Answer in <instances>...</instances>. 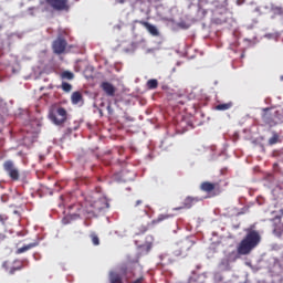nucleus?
<instances>
[{
	"label": "nucleus",
	"mask_w": 283,
	"mask_h": 283,
	"mask_svg": "<svg viewBox=\"0 0 283 283\" xmlns=\"http://www.w3.org/2000/svg\"><path fill=\"white\" fill-rule=\"evenodd\" d=\"M262 242V237L256 230H248L244 238L240 241L237 247V253L239 255H249L253 249H256Z\"/></svg>",
	"instance_id": "obj_1"
},
{
	"label": "nucleus",
	"mask_w": 283,
	"mask_h": 283,
	"mask_svg": "<svg viewBox=\"0 0 283 283\" xmlns=\"http://www.w3.org/2000/svg\"><path fill=\"white\" fill-rule=\"evenodd\" d=\"M49 118L54 125H63L67 120V111L60 106L50 112Z\"/></svg>",
	"instance_id": "obj_2"
},
{
	"label": "nucleus",
	"mask_w": 283,
	"mask_h": 283,
	"mask_svg": "<svg viewBox=\"0 0 283 283\" xmlns=\"http://www.w3.org/2000/svg\"><path fill=\"white\" fill-rule=\"evenodd\" d=\"M3 169L13 182L19 181V179L21 178V172L19 171V168L14 166V161L6 160L3 163Z\"/></svg>",
	"instance_id": "obj_3"
},
{
	"label": "nucleus",
	"mask_w": 283,
	"mask_h": 283,
	"mask_svg": "<svg viewBox=\"0 0 283 283\" xmlns=\"http://www.w3.org/2000/svg\"><path fill=\"white\" fill-rule=\"evenodd\" d=\"M191 247H193V243L191 241H181L180 243L175 245L172 254L175 255V258H185L187 256V252L191 250Z\"/></svg>",
	"instance_id": "obj_4"
},
{
	"label": "nucleus",
	"mask_w": 283,
	"mask_h": 283,
	"mask_svg": "<svg viewBox=\"0 0 283 283\" xmlns=\"http://www.w3.org/2000/svg\"><path fill=\"white\" fill-rule=\"evenodd\" d=\"M50 8L57 12H67L70 10V0H44Z\"/></svg>",
	"instance_id": "obj_5"
},
{
	"label": "nucleus",
	"mask_w": 283,
	"mask_h": 283,
	"mask_svg": "<svg viewBox=\"0 0 283 283\" xmlns=\"http://www.w3.org/2000/svg\"><path fill=\"white\" fill-rule=\"evenodd\" d=\"M2 269H4V271L7 273H9V275H14L17 273V271H22L23 269V262L15 260V261H4L2 263Z\"/></svg>",
	"instance_id": "obj_6"
},
{
	"label": "nucleus",
	"mask_w": 283,
	"mask_h": 283,
	"mask_svg": "<svg viewBox=\"0 0 283 283\" xmlns=\"http://www.w3.org/2000/svg\"><path fill=\"white\" fill-rule=\"evenodd\" d=\"M67 49V40L65 38L59 35L52 43V50L54 54H65V50Z\"/></svg>",
	"instance_id": "obj_7"
},
{
	"label": "nucleus",
	"mask_w": 283,
	"mask_h": 283,
	"mask_svg": "<svg viewBox=\"0 0 283 283\" xmlns=\"http://www.w3.org/2000/svg\"><path fill=\"white\" fill-rule=\"evenodd\" d=\"M262 120L265 125H268L269 127H275V125H277V111L275 112H271V109L265 108V112L262 116Z\"/></svg>",
	"instance_id": "obj_8"
},
{
	"label": "nucleus",
	"mask_w": 283,
	"mask_h": 283,
	"mask_svg": "<svg viewBox=\"0 0 283 283\" xmlns=\"http://www.w3.org/2000/svg\"><path fill=\"white\" fill-rule=\"evenodd\" d=\"M104 209H109V202L107 199L99 198L91 203V213H101Z\"/></svg>",
	"instance_id": "obj_9"
},
{
	"label": "nucleus",
	"mask_w": 283,
	"mask_h": 283,
	"mask_svg": "<svg viewBox=\"0 0 283 283\" xmlns=\"http://www.w3.org/2000/svg\"><path fill=\"white\" fill-rule=\"evenodd\" d=\"M200 202V199L198 197H187L181 207H177L174 209V211H180V209H191L193 205Z\"/></svg>",
	"instance_id": "obj_10"
},
{
	"label": "nucleus",
	"mask_w": 283,
	"mask_h": 283,
	"mask_svg": "<svg viewBox=\"0 0 283 283\" xmlns=\"http://www.w3.org/2000/svg\"><path fill=\"white\" fill-rule=\"evenodd\" d=\"M136 23L146 28V30L151 34V36H159L160 32H158V28L156 25L145 21V20H137Z\"/></svg>",
	"instance_id": "obj_11"
},
{
	"label": "nucleus",
	"mask_w": 283,
	"mask_h": 283,
	"mask_svg": "<svg viewBox=\"0 0 283 283\" xmlns=\"http://www.w3.org/2000/svg\"><path fill=\"white\" fill-rule=\"evenodd\" d=\"M134 211L137 216H147V205L143 200H137L134 206Z\"/></svg>",
	"instance_id": "obj_12"
},
{
	"label": "nucleus",
	"mask_w": 283,
	"mask_h": 283,
	"mask_svg": "<svg viewBox=\"0 0 283 283\" xmlns=\"http://www.w3.org/2000/svg\"><path fill=\"white\" fill-rule=\"evenodd\" d=\"M103 92H105L106 96H115L116 95V87L114 84L109 82H103L101 85Z\"/></svg>",
	"instance_id": "obj_13"
},
{
	"label": "nucleus",
	"mask_w": 283,
	"mask_h": 283,
	"mask_svg": "<svg viewBox=\"0 0 283 283\" xmlns=\"http://www.w3.org/2000/svg\"><path fill=\"white\" fill-rule=\"evenodd\" d=\"M218 187V184H212L209 181H205L200 185L201 191H206V193H211Z\"/></svg>",
	"instance_id": "obj_14"
},
{
	"label": "nucleus",
	"mask_w": 283,
	"mask_h": 283,
	"mask_svg": "<svg viewBox=\"0 0 283 283\" xmlns=\"http://www.w3.org/2000/svg\"><path fill=\"white\" fill-rule=\"evenodd\" d=\"M108 282L109 283H123V276L118 272H109Z\"/></svg>",
	"instance_id": "obj_15"
},
{
	"label": "nucleus",
	"mask_w": 283,
	"mask_h": 283,
	"mask_svg": "<svg viewBox=\"0 0 283 283\" xmlns=\"http://www.w3.org/2000/svg\"><path fill=\"white\" fill-rule=\"evenodd\" d=\"M233 107V102H227V103H222V104H218L217 106H214V109L217 112H228V109H231Z\"/></svg>",
	"instance_id": "obj_16"
},
{
	"label": "nucleus",
	"mask_w": 283,
	"mask_h": 283,
	"mask_svg": "<svg viewBox=\"0 0 283 283\" xmlns=\"http://www.w3.org/2000/svg\"><path fill=\"white\" fill-rule=\"evenodd\" d=\"M71 101L73 105H78V103L83 101V94H81V92H74L71 96Z\"/></svg>",
	"instance_id": "obj_17"
},
{
	"label": "nucleus",
	"mask_w": 283,
	"mask_h": 283,
	"mask_svg": "<svg viewBox=\"0 0 283 283\" xmlns=\"http://www.w3.org/2000/svg\"><path fill=\"white\" fill-rule=\"evenodd\" d=\"M172 218L171 214H159L156 219L151 221V224H160V222H165V220H169Z\"/></svg>",
	"instance_id": "obj_18"
},
{
	"label": "nucleus",
	"mask_w": 283,
	"mask_h": 283,
	"mask_svg": "<svg viewBox=\"0 0 283 283\" xmlns=\"http://www.w3.org/2000/svg\"><path fill=\"white\" fill-rule=\"evenodd\" d=\"M34 247H36V243H29V244H27V245H24L22 248H19L17 250V253L18 254L25 253V251H30V249H34Z\"/></svg>",
	"instance_id": "obj_19"
},
{
	"label": "nucleus",
	"mask_w": 283,
	"mask_h": 283,
	"mask_svg": "<svg viewBox=\"0 0 283 283\" xmlns=\"http://www.w3.org/2000/svg\"><path fill=\"white\" fill-rule=\"evenodd\" d=\"M146 85H147L148 90H157L158 88V80H155V78L148 80Z\"/></svg>",
	"instance_id": "obj_20"
},
{
	"label": "nucleus",
	"mask_w": 283,
	"mask_h": 283,
	"mask_svg": "<svg viewBox=\"0 0 283 283\" xmlns=\"http://www.w3.org/2000/svg\"><path fill=\"white\" fill-rule=\"evenodd\" d=\"M90 238L94 247H98V244H101V239H98V234L96 232L91 233Z\"/></svg>",
	"instance_id": "obj_21"
},
{
	"label": "nucleus",
	"mask_w": 283,
	"mask_h": 283,
	"mask_svg": "<svg viewBox=\"0 0 283 283\" xmlns=\"http://www.w3.org/2000/svg\"><path fill=\"white\" fill-rule=\"evenodd\" d=\"M61 78L66 80V81H72L74 78V73L70 71H64L61 74Z\"/></svg>",
	"instance_id": "obj_22"
},
{
	"label": "nucleus",
	"mask_w": 283,
	"mask_h": 283,
	"mask_svg": "<svg viewBox=\"0 0 283 283\" xmlns=\"http://www.w3.org/2000/svg\"><path fill=\"white\" fill-rule=\"evenodd\" d=\"M277 143H280V135L273 133V136L269 139V145H277Z\"/></svg>",
	"instance_id": "obj_23"
},
{
	"label": "nucleus",
	"mask_w": 283,
	"mask_h": 283,
	"mask_svg": "<svg viewBox=\"0 0 283 283\" xmlns=\"http://www.w3.org/2000/svg\"><path fill=\"white\" fill-rule=\"evenodd\" d=\"M273 14H276L277 17H283V7L274 6L272 7Z\"/></svg>",
	"instance_id": "obj_24"
},
{
	"label": "nucleus",
	"mask_w": 283,
	"mask_h": 283,
	"mask_svg": "<svg viewBox=\"0 0 283 283\" xmlns=\"http://www.w3.org/2000/svg\"><path fill=\"white\" fill-rule=\"evenodd\" d=\"M62 90H63V92H72V84H70L67 82H63Z\"/></svg>",
	"instance_id": "obj_25"
},
{
	"label": "nucleus",
	"mask_w": 283,
	"mask_h": 283,
	"mask_svg": "<svg viewBox=\"0 0 283 283\" xmlns=\"http://www.w3.org/2000/svg\"><path fill=\"white\" fill-rule=\"evenodd\" d=\"M107 112H108V114L112 116V114H114V109L112 108V105L111 104H108V106H107Z\"/></svg>",
	"instance_id": "obj_26"
},
{
	"label": "nucleus",
	"mask_w": 283,
	"mask_h": 283,
	"mask_svg": "<svg viewBox=\"0 0 283 283\" xmlns=\"http://www.w3.org/2000/svg\"><path fill=\"white\" fill-rule=\"evenodd\" d=\"M244 3V0H237V6H242Z\"/></svg>",
	"instance_id": "obj_27"
},
{
	"label": "nucleus",
	"mask_w": 283,
	"mask_h": 283,
	"mask_svg": "<svg viewBox=\"0 0 283 283\" xmlns=\"http://www.w3.org/2000/svg\"><path fill=\"white\" fill-rule=\"evenodd\" d=\"M221 264H229V260H223Z\"/></svg>",
	"instance_id": "obj_28"
},
{
	"label": "nucleus",
	"mask_w": 283,
	"mask_h": 283,
	"mask_svg": "<svg viewBox=\"0 0 283 283\" xmlns=\"http://www.w3.org/2000/svg\"><path fill=\"white\" fill-rule=\"evenodd\" d=\"M146 231H147V227H144L142 233H146Z\"/></svg>",
	"instance_id": "obj_29"
},
{
	"label": "nucleus",
	"mask_w": 283,
	"mask_h": 283,
	"mask_svg": "<svg viewBox=\"0 0 283 283\" xmlns=\"http://www.w3.org/2000/svg\"><path fill=\"white\" fill-rule=\"evenodd\" d=\"M222 10H223V12H227V8L226 7H222Z\"/></svg>",
	"instance_id": "obj_30"
},
{
	"label": "nucleus",
	"mask_w": 283,
	"mask_h": 283,
	"mask_svg": "<svg viewBox=\"0 0 283 283\" xmlns=\"http://www.w3.org/2000/svg\"><path fill=\"white\" fill-rule=\"evenodd\" d=\"M0 222H3V217L2 216H0Z\"/></svg>",
	"instance_id": "obj_31"
},
{
	"label": "nucleus",
	"mask_w": 283,
	"mask_h": 283,
	"mask_svg": "<svg viewBox=\"0 0 283 283\" xmlns=\"http://www.w3.org/2000/svg\"><path fill=\"white\" fill-rule=\"evenodd\" d=\"M281 216H283V208L280 210Z\"/></svg>",
	"instance_id": "obj_32"
}]
</instances>
